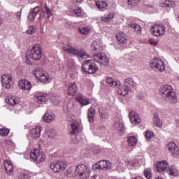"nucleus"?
Segmentation results:
<instances>
[{
  "mask_svg": "<svg viewBox=\"0 0 179 179\" xmlns=\"http://www.w3.org/2000/svg\"><path fill=\"white\" fill-rule=\"evenodd\" d=\"M106 83L110 86V87H117V86H120L121 83L120 81H116L111 77H108L106 79Z\"/></svg>",
  "mask_w": 179,
  "mask_h": 179,
  "instance_id": "obj_28",
  "label": "nucleus"
},
{
  "mask_svg": "<svg viewBox=\"0 0 179 179\" xmlns=\"http://www.w3.org/2000/svg\"><path fill=\"white\" fill-rule=\"evenodd\" d=\"M5 167L6 173L8 176H13L15 174V168L13 167V164L9 159H6L3 163Z\"/></svg>",
  "mask_w": 179,
  "mask_h": 179,
  "instance_id": "obj_13",
  "label": "nucleus"
},
{
  "mask_svg": "<svg viewBox=\"0 0 179 179\" xmlns=\"http://www.w3.org/2000/svg\"><path fill=\"white\" fill-rule=\"evenodd\" d=\"M17 15H20V13L17 12Z\"/></svg>",
  "mask_w": 179,
  "mask_h": 179,
  "instance_id": "obj_61",
  "label": "nucleus"
},
{
  "mask_svg": "<svg viewBox=\"0 0 179 179\" xmlns=\"http://www.w3.org/2000/svg\"><path fill=\"white\" fill-rule=\"evenodd\" d=\"M166 173H168L169 176H173V177H178L179 175L178 169H177L176 166H171L168 168Z\"/></svg>",
  "mask_w": 179,
  "mask_h": 179,
  "instance_id": "obj_30",
  "label": "nucleus"
},
{
  "mask_svg": "<svg viewBox=\"0 0 179 179\" xmlns=\"http://www.w3.org/2000/svg\"><path fill=\"white\" fill-rule=\"evenodd\" d=\"M36 163H43L45 159V154L44 152L43 154H38V156L35 158H31Z\"/></svg>",
  "mask_w": 179,
  "mask_h": 179,
  "instance_id": "obj_39",
  "label": "nucleus"
},
{
  "mask_svg": "<svg viewBox=\"0 0 179 179\" xmlns=\"http://www.w3.org/2000/svg\"><path fill=\"white\" fill-rule=\"evenodd\" d=\"M72 131L70 132V135H78L79 134V123L73 122L71 124Z\"/></svg>",
  "mask_w": 179,
  "mask_h": 179,
  "instance_id": "obj_27",
  "label": "nucleus"
},
{
  "mask_svg": "<svg viewBox=\"0 0 179 179\" xmlns=\"http://www.w3.org/2000/svg\"><path fill=\"white\" fill-rule=\"evenodd\" d=\"M75 171L81 179H96V175L90 176L89 168L83 164L78 165Z\"/></svg>",
  "mask_w": 179,
  "mask_h": 179,
  "instance_id": "obj_3",
  "label": "nucleus"
},
{
  "mask_svg": "<svg viewBox=\"0 0 179 179\" xmlns=\"http://www.w3.org/2000/svg\"><path fill=\"white\" fill-rule=\"evenodd\" d=\"M34 174L31 172H27L26 173L23 174V178L21 179H29L31 178V177H33Z\"/></svg>",
  "mask_w": 179,
  "mask_h": 179,
  "instance_id": "obj_52",
  "label": "nucleus"
},
{
  "mask_svg": "<svg viewBox=\"0 0 179 179\" xmlns=\"http://www.w3.org/2000/svg\"><path fill=\"white\" fill-rule=\"evenodd\" d=\"M72 1L74 3H80V2H82V0H72Z\"/></svg>",
  "mask_w": 179,
  "mask_h": 179,
  "instance_id": "obj_58",
  "label": "nucleus"
},
{
  "mask_svg": "<svg viewBox=\"0 0 179 179\" xmlns=\"http://www.w3.org/2000/svg\"><path fill=\"white\" fill-rule=\"evenodd\" d=\"M12 75L10 74H4L1 77V83L6 89H10L12 87Z\"/></svg>",
  "mask_w": 179,
  "mask_h": 179,
  "instance_id": "obj_11",
  "label": "nucleus"
},
{
  "mask_svg": "<svg viewBox=\"0 0 179 179\" xmlns=\"http://www.w3.org/2000/svg\"><path fill=\"white\" fill-rule=\"evenodd\" d=\"M141 3V0H128L127 3L129 8H135Z\"/></svg>",
  "mask_w": 179,
  "mask_h": 179,
  "instance_id": "obj_40",
  "label": "nucleus"
},
{
  "mask_svg": "<svg viewBox=\"0 0 179 179\" xmlns=\"http://www.w3.org/2000/svg\"><path fill=\"white\" fill-rule=\"evenodd\" d=\"M167 150L171 153L172 156L177 157L179 155L178 147L174 143V142H170L167 145Z\"/></svg>",
  "mask_w": 179,
  "mask_h": 179,
  "instance_id": "obj_16",
  "label": "nucleus"
},
{
  "mask_svg": "<svg viewBox=\"0 0 179 179\" xmlns=\"http://www.w3.org/2000/svg\"><path fill=\"white\" fill-rule=\"evenodd\" d=\"M99 115H101V118L103 120L108 118V115L104 112V110H103L102 108H99Z\"/></svg>",
  "mask_w": 179,
  "mask_h": 179,
  "instance_id": "obj_47",
  "label": "nucleus"
},
{
  "mask_svg": "<svg viewBox=\"0 0 179 179\" xmlns=\"http://www.w3.org/2000/svg\"><path fill=\"white\" fill-rule=\"evenodd\" d=\"M94 115H96V110L93 108H90L88 111V121L90 122H94Z\"/></svg>",
  "mask_w": 179,
  "mask_h": 179,
  "instance_id": "obj_34",
  "label": "nucleus"
},
{
  "mask_svg": "<svg viewBox=\"0 0 179 179\" xmlns=\"http://www.w3.org/2000/svg\"><path fill=\"white\" fill-rule=\"evenodd\" d=\"M129 118L132 124H140L141 122L139 115L136 113L134 112V110H131L129 113Z\"/></svg>",
  "mask_w": 179,
  "mask_h": 179,
  "instance_id": "obj_22",
  "label": "nucleus"
},
{
  "mask_svg": "<svg viewBox=\"0 0 179 179\" xmlns=\"http://www.w3.org/2000/svg\"><path fill=\"white\" fill-rule=\"evenodd\" d=\"M18 87L22 89V90H31V83L27 80H20L18 82Z\"/></svg>",
  "mask_w": 179,
  "mask_h": 179,
  "instance_id": "obj_17",
  "label": "nucleus"
},
{
  "mask_svg": "<svg viewBox=\"0 0 179 179\" xmlns=\"http://www.w3.org/2000/svg\"><path fill=\"white\" fill-rule=\"evenodd\" d=\"M30 58H32L34 61H40L43 57V49L39 44H35L30 50Z\"/></svg>",
  "mask_w": 179,
  "mask_h": 179,
  "instance_id": "obj_6",
  "label": "nucleus"
},
{
  "mask_svg": "<svg viewBox=\"0 0 179 179\" xmlns=\"http://www.w3.org/2000/svg\"><path fill=\"white\" fill-rule=\"evenodd\" d=\"M66 64L69 69H74L76 65L74 59H69L66 62Z\"/></svg>",
  "mask_w": 179,
  "mask_h": 179,
  "instance_id": "obj_42",
  "label": "nucleus"
},
{
  "mask_svg": "<svg viewBox=\"0 0 179 179\" xmlns=\"http://www.w3.org/2000/svg\"><path fill=\"white\" fill-rule=\"evenodd\" d=\"M94 61L102 65H108V57L105 54L96 53L93 55Z\"/></svg>",
  "mask_w": 179,
  "mask_h": 179,
  "instance_id": "obj_10",
  "label": "nucleus"
},
{
  "mask_svg": "<svg viewBox=\"0 0 179 179\" xmlns=\"http://www.w3.org/2000/svg\"><path fill=\"white\" fill-rule=\"evenodd\" d=\"M144 176L147 179H152V169L150 168L145 169Z\"/></svg>",
  "mask_w": 179,
  "mask_h": 179,
  "instance_id": "obj_43",
  "label": "nucleus"
},
{
  "mask_svg": "<svg viewBox=\"0 0 179 179\" xmlns=\"http://www.w3.org/2000/svg\"><path fill=\"white\" fill-rule=\"evenodd\" d=\"M38 12H40V6H36L32 10L30 11L28 16V19H29L30 22H34L36 16Z\"/></svg>",
  "mask_w": 179,
  "mask_h": 179,
  "instance_id": "obj_23",
  "label": "nucleus"
},
{
  "mask_svg": "<svg viewBox=\"0 0 179 179\" xmlns=\"http://www.w3.org/2000/svg\"><path fill=\"white\" fill-rule=\"evenodd\" d=\"M128 166H135L136 164V159H130L127 162Z\"/></svg>",
  "mask_w": 179,
  "mask_h": 179,
  "instance_id": "obj_55",
  "label": "nucleus"
},
{
  "mask_svg": "<svg viewBox=\"0 0 179 179\" xmlns=\"http://www.w3.org/2000/svg\"><path fill=\"white\" fill-rule=\"evenodd\" d=\"M2 23V19L0 18V24Z\"/></svg>",
  "mask_w": 179,
  "mask_h": 179,
  "instance_id": "obj_60",
  "label": "nucleus"
},
{
  "mask_svg": "<svg viewBox=\"0 0 179 179\" xmlns=\"http://www.w3.org/2000/svg\"><path fill=\"white\" fill-rule=\"evenodd\" d=\"M32 75L39 80V82H47L48 80V74L41 68H36L32 71Z\"/></svg>",
  "mask_w": 179,
  "mask_h": 179,
  "instance_id": "obj_9",
  "label": "nucleus"
},
{
  "mask_svg": "<svg viewBox=\"0 0 179 179\" xmlns=\"http://www.w3.org/2000/svg\"><path fill=\"white\" fill-rule=\"evenodd\" d=\"M6 101L9 104V106H15L16 104H19L20 100L17 96L9 95L6 98Z\"/></svg>",
  "mask_w": 179,
  "mask_h": 179,
  "instance_id": "obj_19",
  "label": "nucleus"
},
{
  "mask_svg": "<svg viewBox=\"0 0 179 179\" xmlns=\"http://www.w3.org/2000/svg\"><path fill=\"white\" fill-rule=\"evenodd\" d=\"M95 167L99 170L107 171V170L111 169V162L108 160H101L95 164Z\"/></svg>",
  "mask_w": 179,
  "mask_h": 179,
  "instance_id": "obj_12",
  "label": "nucleus"
},
{
  "mask_svg": "<svg viewBox=\"0 0 179 179\" xmlns=\"http://www.w3.org/2000/svg\"><path fill=\"white\" fill-rule=\"evenodd\" d=\"M76 100L81 104V106H87L88 104H90V101H89V99H87L86 96H83L82 94H78L76 96Z\"/></svg>",
  "mask_w": 179,
  "mask_h": 179,
  "instance_id": "obj_18",
  "label": "nucleus"
},
{
  "mask_svg": "<svg viewBox=\"0 0 179 179\" xmlns=\"http://www.w3.org/2000/svg\"><path fill=\"white\" fill-rule=\"evenodd\" d=\"M45 9L48 19H50V17H51V16H52V11H51V9H50V8H48V6H47V5L45 6Z\"/></svg>",
  "mask_w": 179,
  "mask_h": 179,
  "instance_id": "obj_48",
  "label": "nucleus"
},
{
  "mask_svg": "<svg viewBox=\"0 0 179 179\" xmlns=\"http://www.w3.org/2000/svg\"><path fill=\"white\" fill-rule=\"evenodd\" d=\"M62 51L67 54L68 55H76V57H80V58H83L84 59H86V58L89 57V55H87V53H86L84 51L79 50L78 49H76L75 47L67 45L66 46H64L62 48Z\"/></svg>",
  "mask_w": 179,
  "mask_h": 179,
  "instance_id": "obj_2",
  "label": "nucleus"
},
{
  "mask_svg": "<svg viewBox=\"0 0 179 179\" xmlns=\"http://www.w3.org/2000/svg\"><path fill=\"white\" fill-rule=\"evenodd\" d=\"M162 8H174L176 6V1L172 0H166L164 3H161Z\"/></svg>",
  "mask_w": 179,
  "mask_h": 179,
  "instance_id": "obj_35",
  "label": "nucleus"
},
{
  "mask_svg": "<svg viewBox=\"0 0 179 179\" xmlns=\"http://www.w3.org/2000/svg\"><path fill=\"white\" fill-rule=\"evenodd\" d=\"M159 92L164 97H166V100L171 104H176L177 102V94H176V92L173 90L171 85H165L162 86L159 90Z\"/></svg>",
  "mask_w": 179,
  "mask_h": 179,
  "instance_id": "obj_1",
  "label": "nucleus"
},
{
  "mask_svg": "<svg viewBox=\"0 0 179 179\" xmlns=\"http://www.w3.org/2000/svg\"><path fill=\"white\" fill-rule=\"evenodd\" d=\"M149 44H151L152 45H157V42L155 41L153 38L149 39Z\"/></svg>",
  "mask_w": 179,
  "mask_h": 179,
  "instance_id": "obj_56",
  "label": "nucleus"
},
{
  "mask_svg": "<svg viewBox=\"0 0 179 179\" xmlns=\"http://www.w3.org/2000/svg\"><path fill=\"white\" fill-rule=\"evenodd\" d=\"M55 120V115L53 113H46L43 115V120L45 122H51V121H54Z\"/></svg>",
  "mask_w": 179,
  "mask_h": 179,
  "instance_id": "obj_32",
  "label": "nucleus"
},
{
  "mask_svg": "<svg viewBox=\"0 0 179 179\" xmlns=\"http://www.w3.org/2000/svg\"><path fill=\"white\" fill-rule=\"evenodd\" d=\"M30 58L31 57H29L27 56L26 57L25 63L28 65H30V64H31V60H30Z\"/></svg>",
  "mask_w": 179,
  "mask_h": 179,
  "instance_id": "obj_57",
  "label": "nucleus"
},
{
  "mask_svg": "<svg viewBox=\"0 0 179 179\" xmlns=\"http://www.w3.org/2000/svg\"><path fill=\"white\" fill-rule=\"evenodd\" d=\"M96 6L99 10L103 12V10L107 9L108 4L106 1L98 0L96 1Z\"/></svg>",
  "mask_w": 179,
  "mask_h": 179,
  "instance_id": "obj_25",
  "label": "nucleus"
},
{
  "mask_svg": "<svg viewBox=\"0 0 179 179\" xmlns=\"http://www.w3.org/2000/svg\"><path fill=\"white\" fill-rule=\"evenodd\" d=\"M44 152L39 149H34L31 150L30 152V157L31 159H36V157H38V155L43 154Z\"/></svg>",
  "mask_w": 179,
  "mask_h": 179,
  "instance_id": "obj_38",
  "label": "nucleus"
},
{
  "mask_svg": "<svg viewBox=\"0 0 179 179\" xmlns=\"http://www.w3.org/2000/svg\"><path fill=\"white\" fill-rule=\"evenodd\" d=\"M78 31L80 34L86 35V34H89V32L90 31V29H89L88 27L78 28Z\"/></svg>",
  "mask_w": 179,
  "mask_h": 179,
  "instance_id": "obj_44",
  "label": "nucleus"
},
{
  "mask_svg": "<svg viewBox=\"0 0 179 179\" xmlns=\"http://www.w3.org/2000/svg\"><path fill=\"white\" fill-rule=\"evenodd\" d=\"M83 70L85 73H96L97 71V69H99V67L96 65V63H94V61L93 60H85L83 64Z\"/></svg>",
  "mask_w": 179,
  "mask_h": 179,
  "instance_id": "obj_5",
  "label": "nucleus"
},
{
  "mask_svg": "<svg viewBox=\"0 0 179 179\" xmlns=\"http://www.w3.org/2000/svg\"><path fill=\"white\" fill-rule=\"evenodd\" d=\"M73 12L77 17H80V16H82V8H78L77 9L73 10Z\"/></svg>",
  "mask_w": 179,
  "mask_h": 179,
  "instance_id": "obj_50",
  "label": "nucleus"
},
{
  "mask_svg": "<svg viewBox=\"0 0 179 179\" xmlns=\"http://www.w3.org/2000/svg\"><path fill=\"white\" fill-rule=\"evenodd\" d=\"M129 27H131V29H134V31L137 33V34H141L142 33V28L141 26H139L138 24L135 22H130L128 24Z\"/></svg>",
  "mask_w": 179,
  "mask_h": 179,
  "instance_id": "obj_29",
  "label": "nucleus"
},
{
  "mask_svg": "<svg viewBox=\"0 0 179 179\" xmlns=\"http://www.w3.org/2000/svg\"><path fill=\"white\" fill-rule=\"evenodd\" d=\"M151 69H155L157 72H164L166 71V64L162 59L155 57L150 64Z\"/></svg>",
  "mask_w": 179,
  "mask_h": 179,
  "instance_id": "obj_4",
  "label": "nucleus"
},
{
  "mask_svg": "<svg viewBox=\"0 0 179 179\" xmlns=\"http://www.w3.org/2000/svg\"><path fill=\"white\" fill-rule=\"evenodd\" d=\"M115 127L116 128H120V131H122L124 129V124H122L120 121L117 122Z\"/></svg>",
  "mask_w": 179,
  "mask_h": 179,
  "instance_id": "obj_53",
  "label": "nucleus"
},
{
  "mask_svg": "<svg viewBox=\"0 0 179 179\" xmlns=\"http://www.w3.org/2000/svg\"><path fill=\"white\" fill-rule=\"evenodd\" d=\"M114 17V14L110 13L106 16L102 17L101 20L102 22H106V23H108L110 20H111Z\"/></svg>",
  "mask_w": 179,
  "mask_h": 179,
  "instance_id": "obj_41",
  "label": "nucleus"
},
{
  "mask_svg": "<svg viewBox=\"0 0 179 179\" xmlns=\"http://www.w3.org/2000/svg\"><path fill=\"white\" fill-rule=\"evenodd\" d=\"M36 27L34 26H30L27 31V34H36Z\"/></svg>",
  "mask_w": 179,
  "mask_h": 179,
  "instance_id": "obj_49",
  "label": "nucleus"
},
{
  "mask_svg": "<svg viewBox=\"0 0 179 179\" xmlns=\"http://www.w3.org/2000/svg\"><path fill=\"white\" fill-rule=\"evenodd\" d=\"M127 143L129 146H136L138 143V139L135 136H129L127 137Z\"/></svg>",
  "mask_w": 179,
  "mask_h": 179,
  "instance_id": "obj_31",
  "label": "nucleus"
},
{
  "mask_svg": "<svg viewBox=\"0 0 179 179\" xmlns=\"http://www.w3.org/2000/svg\"><path fill=\"white\" fill-rule=\"evenodd\" d=\"M41 136V127L37 126L36 128L32 129L31 130V136L34 139L40 138Z\"/></svg>",
  "mask_w": 179,
  "mask_h": 179,
  "instance_id": "obj_24",
  "label": "nucleus"
},
{
  "mask_svg": "<svg viewBox=\"0 0 179 179\" xmlns=\"http://www.w3.org/2000/svg\"><path fill=\"white\" fill-rule=\"evenodd\" d=\"M129 92V87H127L124 85V87H119V89L117 90V93L120 95V96H127V94Z\"/></svg>",
  "mask_w": 179,
  "mask_h": 179,
  "instance_id": "obj_37",
  "label": "nucleus"
},
{
  "mask_svg": "<svg viewBox=\"0 0 179 179\" xmlns=\"http://www.w3.org/2000/svg\"><path fill=\"white\" fill-rule=\"evenodd\" d=\"M154 134L153 131H147L145 132V138L148 141H149V139H152V138H153Z\"/></svg>",
  "mask_w": 179,
  "mask_h": 179,
  "instance_id": "obj_51",
  "label": "nucleus"
},
{
  "mask_svg": "<svg viewBox=\"0 0 179 179\" xmlns=\"http://www.w3.org/2000/svg\"><path fill=\"white\" fill-rule=\"evenodd\" d=\"M49 138H54L55 136V130L51 129L48 133Z\"/></svg>",
  "mask_w": 179,
  "mask_h": 179,
  "instance_id": "obj_54",
  "label": "nucleus"
},
{
  "mask_svg": "<svg viewBox=\"0 0 179 179\" xmlns=\"http://www.w3.org/2000/svg\"><path fill=\"white\" fill-rule=\"evenodd\" d=\"M35 97L39 104H43L47 101V97H48V95L43 92H38L35 95Z\"/></svg>",
  "mask_w": 179,
  "mask_h": 179,
  "instance_id": "obj_20",
  "label": "nucleus"
},
{
  "mask_svg": "<svg viewBox=\"0 0 179 179\" xmlns=\"http://www.w3.org/2000/svg\"><path fill=\"white\" fill-rule=\"evenodd\" d=\"M177 125L179 127V120L177 122Z\"/></svg>",
  "mask_w": 179,
  "mask_h": 179,
  "instance_id": "obj_59",
  "label": "nucleus"
},
{
  "mask_svg": "<svg viewBox=\"0 0 179 179\" xmlns=\"http://www.w3.org/2000/svg\"><path fill=\"white\" fill-rule=\"evenodd\" d=\"M50 167L53 173H63L66 169V162L64 161H55L50 163Z\"/></svg>",
  "mask_w": 179,
  "mask_h": 179,
  "instance_id": "obj_7",
  "label": "nucleus"
},
{
  "mask_svg": "<svg viewBox=\"0 0 179 179\" xmlns=\"http://www.w3.org/2000/svg\"><path fill=\"white\" fill-rule=\"evenodd\" d=\"M10 132V130H9V129H0V135H1V136H7V135H9Z\"/></svg>",
  "mask_w": 179,
  "mask_h": 179,
  "instance_id": "obj_46",
  "label": "nucleus"
},
{
  "mask_svg": "<svg viewBox=\"0 0 179 179\" xmlns=\"http://www.w3.org/2000/svg\"><path fill=\"white\" fill-rule=\"evenodd\" d=\"M116 39L119 44H125L128 41V36L124 32H121L117 34Z\"/></svg>",
  "mask_w": 179,
  "mask_h": 179,
  "instance_id": "obj_21",
  "label": "nucleus"
},
{
  "mask_svg": "<svg viewBox=\"0 0 179 179\" xmlns=\"http://www.w3.org/2000/svg\"><path fill=\"white\" fill-rule=\"evenodd\" d=\"M178 18H179V14H178Z\"/></svg>",
  "mask_w": 179,
  "mask_h": 179,
  "instance_id": "obj_62",
  "label": "nucleus"
},
{
  "mask_svg": "<svg viewBox=\"0 0 179 179\" xmlns=\"http://www.w3.org/2000/svg\"><path fill=\"white\" fill-rule=\"evenodd\" d=\"M76 93H78V85L76 83H70L67 86L68 96H75Z\"/></svg>",
  "mask_w": 179,
  "mask_h": 179,
  "instance_id": "obj_15",
  "label": "nucleus"
},
{
  "mask_svg": "<svg viewBox=\"0 0 179 179\" xmlns=\"http://www.w3.org/2000/svg\"><path fill=\"white\" fill-rule=\"evenodd\" d=\"M91 48L93 51H100V48H101V43L99 41H94L91 44Z\"/></svg>",
  "mask_w": 179,
  "mask_h": 179,
  "instance_id": "obj_36",
  "label": "nucleus"
},
{
  "mask_svg": "<svg viewBox=\"0 0 179 179\" xmlns=\"http://www.w3.org/2000/svg\"><path fill=\"white\" fill-rule=\"evenodd\" d=\"M50 101L52 103V104H55V106H57V104H59V96H52L50 97Z\"/></svg>",
  "mask_w": 179,
  "mask_h": 179,
  "instance_id": "obj_45",
  "label": "nucleus"
},
{
  "mask_svg": "<svg viewBox=\"0 0 179 179\" xmlns=\"http://www.w3.org/2000/svg\"><path fill=\"white\" fill-rule=\"evenodd\" d=\"M155 167L157 173H167V170H169V163L166 161H161L155 164Z\"/></svg>",
  "mask_w": 179,
  "mask_h": 179,
  "instance_id": "obj_14",
  "label": "nucleus"
},
{
  "mask_svg": "<svg viewBox=\"0 0 179 179\" xmlns=\"http://www.w3.org/2000/svg\"><path fill=\"white\" fill-rule=\"evenodd\" d=\"M153 122L155 125L158 127V128H162V127H163V122L160 120V117H159V115L157 113L155 114Z\"/></svg>",
  "mask_w": 179,
  "mask_h": 179,
  "instance_id": "obj_33",
  "label": "nucleus"
},
{
  "mask_svg": "<svg viewBox=\"0 0 179 179\" xmlns=\"http://www.w3.org/2000/svg\"><path fill=\"white\" fill-rule=\"evenodd\" d=\"M150 32L155 37H162L166 34V27L162 24H155L151 27Z\"/></svg>",
  "mask_w": 179,
  "mask_h": 179,
  "instance_id": "obj_8",
  "label": "nucleus"
},
{
  "mask_svg": "<svg viewBox=\"0 0 179 179\" xmlns=\"http://www.w3.org/2000/svg\"><path fill=\"white\" fill-rule=\"evenodd\" d=\"M126 87H129V90H131V87H136V83L132 79V78H128L124 80Z\"/></svg>",
  "mask_w": 179,
  "mask_h": 179,
  "instance_id": "obj_26",
  "label": "nucleus"
}]
</instances>
